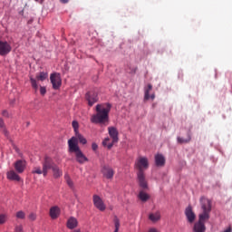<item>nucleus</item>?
<instances>
[{
	"mask_svg": "<svg viewBox=\"0 0 232 232\" xmlns=\"http://www.w3.org/2000/svg\"><path fill=\"white\" fill-rule=\"evenodd\" d=\"M108 148H109V150H110L111 147V146H109Z\"/></svg>",
	"mask_w": 232,
	"mask_h": 232,
	"instance_id": "obj_45",
	"label": "nucleus"
},
{
	"mask_svg": "<svg viewBox=\"0 0 232 232\" xmlns=\"http://www.w3.org/2000/svg\"><path fill=\"white\" fill-rule=\"evenodd\" d=\"M15 103V100H12L11 102H10V104L11 105H14Z\"/></svg>",
	"mask_w": 232,
	"mask_h": 232,
	"instance_id": "obj_40",
	"label": "nucleus"
},
{
	"mask_svg": "<svg viewBox=\"0 0 232 232\" xmlns=\"http://www.w3.org/2000/svg\"><path fill=\"white\" fill-rule=\"evenodd\" d=\"M202 213L198 215V221L194 224V232H206V221L209 220L211 213V200L206 197L200 198Z\"/></svg>",
	"mask_w": 232,
	"mask_h": 232,
	"instance_id": "obj_1",
	"label": "nucleus"
},
{
	"mask_svg": "<svg viewBox=\"0 0 232 232\" xmlns=\"http://www.w3.org/2000/svg\"><path fill=\"white\" fill-rule=\"evenodd\" d=\"M92 146H97V144H95V143H92Z\"/></svg>",
	"mask_w": 232,
	"mask_h": 232,
	"instance_id": "obj_43",
	"label": "nucleus"
},
{
	"mask_svg": "<svg viewBox=\"0 0 232 232\" xmlns=\"http://www.w3.org/2000/svg\"><path fill=\"white\" fill-rule=\"evenodd\" d=\"M87 142L88 140H86V138H84V136L79 132H76L75 135L68 140L69 146H78V144L84 145Z\"/></svg>",
	"mask_w": 232,
	"mask_h": 232,
	"instance_id": "obj_7",
	"label": "nucleus"
},
{
	"mask_svg": "<svg viewBox=\"0 0 232 232\" xmlns=\"http://www.w3.org/2000/svg\"><path fill=\"white\" fill-rule=\"evenodd\" d=\"M72 128H73L75 133L79 132V122L73 121H72Z\"/></svg>",
	"mask_w": 232,
	"mask_h": 232,
	"instance_id": "obj_28",
	"label": "nucleus"
},
{
	"mask_svg": "<svg viewBox=\"0 0 232 232\" xmlns=\"http://www.w3.org/2000/svg\"><path fill=\"white\" fill-rule=\"evenodd\" d=\"M99 147L98 146H92V150L93 151H97V149H98Z\"/></svg>",
	"mask_w": 232,
	"mask_h": 232,
	"instance_id": "obj_39",
	"label": "nucleus"
},
{
	"mask_svg": "<svg viewBox=\"0 0 232 232\" xmlns=\"http://www.w3.org/2000/svg\"><path fill=\"white\" fill-rule=\"evenodd\" d=\"M6 222V216L5 215H0V225L5 224Z\"/></svg>",
	"mask_w": 232,
	"mask_h": 232,
	"instance_id": "obj_31",
	"label": "nucleus"
},
{
	"mask_svg": "<svg viewBox=\"0 0 232 232\" xmlns=\"http://www.w3.org/2000/svg\"><path fill=\"white\" fill-rule=\"evenodd\" d=\"M5 126V121H3V119L0 118V128H4Z\"/></svg>",
	"mask_w": 232,
	"mask_h": 232,
	"instance_id": "obj_35",
	"label": "nucleus"
},
{
	"mask_svg": "<svg viewBox=\"0 0 232 232\" xmlns=\"http://www.w3.org/2000/svg\"><path fill=\"white\" fill-rule=\"evenodd\" d=\"M224 232H232L231 227H229L228 228H227Z\"/></svg>",
	"mask_w": 232,
	"mask_h": 232,
	"instance_id": "obj_38",
	"label": "nucleus"
},
{
	"mask_svg": "<svg viewBox=\"0 0 232 232\" xmlns=\"http://www.w3.org/2000/svg\"><path fill=\"white\" fill-rule=\"evenodd\" d=\"M153 90V85L151 84H148L147 87H145V95H144V99L145 101H150V99H151L152 101L155 99V93H152L151 95H150V92H151Z\"/></svg>",
	"mask_w": 232,
	"mask_h": 232,
	"instance_id": "obj_17",
	"label": "nucleus"
},
{
	"mask_svg": "<svg viewBox=\"0 0 232 232\" xmlns=\"http://www.w3.org/2000/svg\"><path fill=\"white\" fill-rule=\"evenodd\" d=\"M92 202L93 205L97 209L100 211H105L106 210V205H104V201H102V198L97 195H93L92 197Z\"/></svg>",
	"mask_w": 232,
	"mask_h": 232,
	"instance_id": "obj_8",
	"label": "nucleus"
},
{
	"mask_svg": "<svg viewBox=\"0 0 232 232\" xmlns=\"http://www.w3.org/2000/svg\"><path fill=\"white\" fill-rule=\"evenodd\" d=\"M7 179L9 180H15L16 182H19L21 180V177H19L14 170H10L9 172H7Z\"/></svg>",
	"mask_w": 232,
	"mask_h": 232,
	"instance_id": "obj_21",
	"label": "nucleus"
},
{
	"mask_svg": "<svg viewBox=\"0 0 232 232\" xmlns=\"http://www.w3.org/2000/svg\"><path fill=\"white\" fill-rule=\"evenodd\" d=\"M154 160L157 168H164L166 166V158L160 153L155 154Z\"/></svg>",
	"mask_w": 232,
	"mask_h": 232,
	"instance_id": "obj_12",
	"label": "nucleus"
},
{
	"mask_svg": "<svg viewBox=\"0 0 232 232\" xmlns=\"http://www.w3.org/2000/svg\"><path fill=\"white\" fill-rule=\"evenodd\" d=\"M48 169H52L53 177H55V179H59V169L57 168V164H55L53 160L48 156L44 157L43 169H41V167H35L34 168L32 173H36V175H44V177H46L48 175Z\"/></svg>",
	"mask_w": 232,
	"mask_h": 232,
	"instance_id": "obj_3",
	"label": "nucleus"
},
{
	"mask_svg": "<svg viewBox=\"0 0 232 232\" xmlns=\"http://www.w3.org/2000/svg\"><path fill=\"white\" fill-rule=\"evenodd\" d=\"M114 226H115L114 231H119V228L121 227V221L119 220V218H117V217L114 218Z\"/></svg>",
	"mask_w": 232,
	"mask_h": 232,
	"instance_id": "obj_27",
	"label": "nucleus"
},
{
	"mask_svg": "<svg viewBox=\"0 0 232 232\" xmlns=\"http://www.w3.org/2000/svg\"><path fill=\"white\" fill-rule=\"evenodd\" d=\"M102 173L105 179L111 180V179H113V176L115 175V170H113L111 167L105 165L102 169Z\"/></svg>",
	"mask_w": 232,
	"mask_h": 232,
	"instance_id": "obj_11",
	"label": "nucleus"
},
{
	"mask_svg": "<svg viewBox=\"0 0 232 232\" xmlns=\"http://www.w3.org/2000/svg\"><path fill=\"white\" fill-rule=\"evenodd\" d=\"M49 215L53 220L57 219L59 217V207L54 206L50 208Z\"/></svg>",
	"mask_w": 232,
	"mask_h": 232,
	"instance_id": "obj_19",
	"label": "nucleus"
},
{
	"mask_svg": "<svg viewBox=\"0 0 232 232\" xmlns=\"http://www.w3.org/2000/svg\"><path fill=\"white\" fill-rule=\"evenodd\" d=\"M161 216H160V211H156L154 213H150L149 215V220H150V222H153L154 224L156 222H159V220H160Z\"/></svg>",
	"mask_w": 232,
	"mask_h": 232,
	"instance_id": "obj_18",
	"label": "nucleus"
},
{
	"mask_svg": "<svg viewBox=\"0 0 232 232\" xmlns=\"http://www.w3.org/2000/svg\"><path fill=\"white\" fill-rule=\"evenodd\" d=\"M137 177L140 188H142V189H148V181H146V176L144 175V172L137 173Z\"/></svg>",
	"mask_w": 232,
	"mask_h": 232,
	"instance_id": "obj_15",
	"label": "nucleus"
},
{
	"mask_svg": "<svg viewBox=\"0 0 232 232\" xmlns=\"http://www.w3.org/2000/svg\"><path fill=\"white\" fill-rule=\"evenodd\" d=\"M36 79L37 81H42V82L46 81V79H48V73L44 72H39V74H36Z\"/></svg>",
	"mask_w": 232,
	"mask_h": 232,
	"instance_id": "obj_24",
	"label": "nucleus"
},
{
	"mask_svg": "<svg viewBox=\"0 0 232 232\" xmlns=\"http://www.w3.org/2000/svg\"><path fill=\"white\" fill-rule=\"evenodd\" d=\"M41 95H46V87L40 86Z\"/></svg>",
	"mask_w": 232,
	"mask_h": 232,
	"instance_id": "obj_32",
	"label": "nucleus"
},
{
	"mask_svg": "<svg viewBox=\"0 0 232 232\" xmlns=\"http://www.w3.org/2000/svg\"><path fill=\"white\" fill-rule=\"evenodd\" d=\"M28 218H29V220H31L32 222H34V220H36V218H37V214L32 212L31 214H29Z\"/></svg>",
	"mask_w": 232,
	"mask_h": 232,
	"instance_id": "obj_29",
	"label": "nucleus"
},
{
	"mask_svg": "<svg viewBox=\"0 0 232 232\" xmlns=\"http://www.w3.org/2000/svg\"><path fill=\"white\" fill-rule=\"evenodd\" d=\"M15 232H24L23 225H19L15 227Z\"/></svg>",
	"mask_w": 232,
	"mask_h": 232,
	"instance_id": "obj_33",
	"label": "nucleus"
},
{
	"mask_svg": "<svg viewBox=\"0 0 232 232\" xmlns=\"http://www.w3.org/2000/svg\"><path fill=\"white\" fill-rule=\"evenodd\" d=\"M111 110V104L103 103L96 105V114L91 117V122L92 124H104L109 121L110 111Z\"/></svg>",
	"mask_w": 232,
	"mask_h": 232,
	"instance_id": "obj_2",
	"label": "nucleus"
},
{
	"mask_svg": "<svg viewBox=\"0 0 232 232\" xmlns=\"http://www.w3.org/2000/svg\"><path fill=\"white\" fill-rule=\"evenodd\" d=\"M85 99L88 102L89 106H92L99 101V96L97 95V92L91 91L86 93Z\"/></svg>",
	"mask_w": 232,
	"mask_h": 232,
	"instance_id": "obj_10",
	"label": "nucleus"
},
{
	"mask_svg": "<svg viewBox=\"0 0 232 232\" xmlns=\"http://www.w3.org/2000/svg\"><path fill=\"white\" fill-rule=\"evenodd\" d=\"M51 84H53V90H59V74L53 72L50 76Z\"/></svg>",
	"mask_w": 232,
	"mask_h": 232,
	"instance_id": "obj_16",
	"label": "nucleus"
},
{
	"mask_svg": "<svg viewBox=\"0 0 232 232\" xmlns=\"http://www.w3.org/2000/svg\"><path fill=\"white\" fill-rule=\"evenodd\" d=\"M12 52V45L8 42H3L0 40V55H8Z\"/></svg>",
	"mask_w": 232,
	"mask_h": 232,
	"instance_id": "obj_9",
	"label": "nucleus"
},
{
	"mask_svg": "<svg viewBox=\"0 0 232 232\" xmlns=\"http://www.w3.org/2000/svg\"><path fill=\"white\" fill-rule=\"evenodd\" d=\"M109 135L112 139V143L110 142V138L105 139L102 141L103 146H113V144L119 142V130L115 127L108 128Z\"/></svg>",
	"mask_w": 232,
	"mask_h": 232,
	"instance_id": "obj_4",
	"label": "nucleus"
},
{
	"mask_svg": "<svg viewBox=\"0 0 232 232\" xmlns=\"http://www.w3.org/2000/svg\"><path fill=\"white\" fill-rule=\"evenodd\" d=\"M178 142L179 144H186L187 142H189V139L184 140L183 138H178Z\"/></svg>",
	"mask_w": 232,
	"mask_h": 232,
	"instance_id": "obj_30",
	"label": "nucleus"
},
{
	"mask_svg": "<svg viewBox=\"0 0 232 232\" xmlns=\"http://www.w3.org/2000/svg\"><path fill=\"white\" fill-rule=\"evenodd\" d=\"M25 169H26V160H18L15 161L14 169H15L16 173H24Z\"/></svg>",
	"mask_w": 232,
	"mask_h": 232,
	"instance_id": "obj_13",
	"label": "nucleus"
},
{
	"mask_svg": "<svg viewBox=\"0 0 232 232\" xmlns=\"http://www.w3.org/2000/svg\"><path fill=\"white\" fill-rule=\"evenodd\" d=\"M79 222L75 218H70L67 221V227L68 229H75L77 227Z\"/></svg>",
	"mask_w": 232,
	"mask_h": 232,
	"instance_id": "obj_20",
	"label": "nucleus"
},
{
	"mask_svg": "<svg viewBox=\"0 0 232 232\" xmlns=\"http://www.w3.org/2000/svg\"><path fill=\"white\" fill-rule=\"evenodd\" d=\"M185 215L187 217L188 222L190 224H193L195 222V218H197V216L195 215V212H193V208L191 206H188L185 210Z\"/></svg>",
	"mask_w": 232,
	"mask_h": 232,
	"instance_id": "obj_14",
	"label": "nucleus"
},
{
	"mask_svg": "<svg viewBox=\"0 0 232 232\" xmlns=\"http://www.w3.org/2000/svg\"><path fill=\"white\" fill-rule=\"evenodd\" d=\"M69 151L73 153L79 164H84V162H88V158L84 156V153H82L81 149H79V146H70Z\"/></svg>",
	"mask_w": 232,
	"mask_h": 232,
	"instance_id": "obj_5",
	"label": "nucleus"
},
{
	"mask_svg": "<svg viewBox=\"0 0 232 232\" xmlns=\"http://www.w3.org/2000/svg\"><path fill=\"white\" fill-rule=\"evenodd\" d=\"M59 85L61 86V81H60V82H59Z\"/></svg>",
	"mask_w": 232,
	"mask_h": 232,
	"instance_id": "obj_44",
	"label": "nucleus"
},
{
	"mask_svg": "<svg viewBox=\"0 0 232 232\" xmlns=\"http://www.w3.org/2000/svg\"><path fill=\"white\" fill-rule=\"evenodd\" d=\"M16 218H19L20 220H24V218H26V214L24 213V211L20 210L16 212Z\"/></svg>",
	"mask_w": 232,
	"mask_h": 232,
	"instance_id": "obj_26",
	"label": "nucleus"
},
{
	"mask_svg": "<svg viewBox=\"0 0 232 232\" xmlns=\"http://www.w3.org/2000/svg\"><path fill=\"white\" fill-rule=\"evenodd\" d=\"M64 179L65 182L67 183V185L69 186V188H71L72 189H73V181L72 180V179L70 178V175L66 174L64 176Z\"/></svg>",
	"mask_w": 232,
	"mask_h": 232,
	"instance_id": "obj_25",
	"label": "nucleus"
},
{
	"mask_svg": "<svg viewBox=\"0 0 232 232\" xmlns=\"http://www.w3.org/2000/svg\"><path fill=\"white\" fill-rule=\"evenodd\" d=\"M138 198H140V200H141V202H148V200H150V195L144 192V190L140 191Z\"/></svg>",
	"mask_w": 232,
	"mask_h": 232,
	"instance_id": "obj_22",
	"label": "nucleus"
},
{
	"mask_svg": "<svg viewBox=\"0 0 232 232\" xmlns=\"http://www.w3.org/2000/svg\"><path fill=\"white\" fill-rule=\"evenodd\" d=\"M135 168L138 169L137 173H144L150 168V161L146 157H139L135 162Z\"/></svg>",
	"mask_w": 232,
	"mask_h": 232,
	"instance_id": "obj_6",
	"label": "nucleus"
},
{
	"mask_svg": "<svg viewBox=\"0 0 232 232\" xmlns=\"http://www.w3.org/2000/svg\"><path fill=\"white\" fill-rule=\"evenodd\" d=\"M73 232H81V229H75Z\"/></svg>",
	"mask_w": 232,
	"mask_h": 232,
	"instance_id": "obj_41",
	"label": "nucleus"
},
{
	"mask_svg": "<svg viewBox=\"0 0 232 232\" xmlns=\"http://www.w3.org/2000/svg\"><path fill=\"white\" fill-rule=\"evenodd\" d=\"M148 232H159V230L157 228H150Z\"/></svg>",
	"mask_w": 232,
	"mask_h": 232,
	"instance_id": "obj_37",
	"label": "nucleus"
},
{
	"mask_svg": "<svg viewBox=\"0 0 232 232\" xmlns=\"http://www.w3.org/2000/svg\"><path fill=\"white\" fill-rule=\"evenodd\" d=\"M131 73H135V69L131 72Z\"/></svg>",
	"mask_w": 232,
	"mask_h": 232,
	"instance_id": "obj_42",
	"label": "nucleus"
},
{
	"mask_svg": "<svg viewBox=\"0 0 232 232\" xmlns=\"http://www.w3.org/2000/svg\"><path fill=\"white\" fill-rule=\"evenodd\" d=\"M3 117H9L8 111L5 110L2 111Z\"/></svg>",
	"mask_w": 232,
	"mask_h": 232,
	"instance_id": "obj_34",
	"label": "nucleus"
},
{
	"mask_svg": "<svg viewBox=\"0 0 232 232\" xmlns=\"http://www.w3.org/2000/svg\"><path fill=\"white\" fill-rule=\"evenodd\" d=\"M70 0H60V3H63V5H66Z\"/></svg>",
	"mask_w": 232,
	"mask_h": 232,
	"instance_id": "obj_36",
	"label": "nucleus"
},
{
	"mask_svg": "<svg viewBox=\"0 0 232 232\" xmlns=\"http://www.w3.org/2000/svg\"><path fill=\"white\" fill-rule=\"evenodd\" d=\"M29 79H30L32 88H34V92H37V90H39V85L37 84V80H35L34 78V76H30Z\"/></svg>",
	"mask_w": 232,
	"mask_h": 232,
	"instance_id": "obj_23",
	"label": "nucleus"
}]
</instances>
